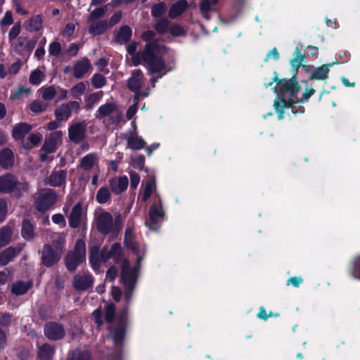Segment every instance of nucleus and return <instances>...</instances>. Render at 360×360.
<instances>
[{
  "mask_svg": "<svg viewBox=\"0 0 360 360\" xmlns=\"http://www.w3.org/2000/svg\"><path fill=\"white\" fill-rule=\"evenodd\" d=\"M137 43L131 42L127 47L134 65L143 64L150 75L159 74L158 79L169 71L162 56L167 51V46L158 41L148 42L142 51L136 52Z\"/></svg>",
  "mask_w": 360,
  "mask_h": 360,
  "instance_id": "nucleus-1",
  "label": "nucleus"
},
{
  "mask_svg": "<svg viewBox=\"0 0 360 360\" xmlns=\"http://www.w3.org/2000/svg\"><path fill=\"white\" fill-rule=\"evenodd\" d=\"M276 91L278 92V97L274 101V107L278 113V119L283 118V109L291 107L292 104L297 103L300 100L297 97V94L300 91L297 82L295 79H283L277 83ZM315 90L313 89H306L302 94L300 102L308 101L309 98L314 95Z\"/></svg>",
  "mask_w": 360,
  "mask_h": 360,
  "instance_id": "nucleus-2",
  "label": "nucleus"
},
{
  "mask_svg": "<svg viewBox=\"0 0 360 360\" xmlns=\"http://www.w3.org/2000/svg\"><path fill=\"white\" fill-rule=\"evenodd\" d=\"M29 190V184L27 181L20 182L11 174H6L0 176V192L3 193H14L17 197L22 195Z\"/></svg>",
  "mask_w": 360,
  "mask_h": 360,
  "instance_id": "nucleus-3",
  "label": "nucleus"
},
{
  "mask_svg": "<svg viewBox=\"0 0 360 360\" xmlns=\"http://www.w3.org/2000/svg\"><path fill=\"white\" fill-rule=\"evenodd\" d=\"M144 82V75L141 70H134L128 79L127 85L129 89L134 92V101L139 100L140 97H147L149 95V89L146 88L143 91L141 89Z\"/></svg>",
  "mask_w": 360,
  "mask_h": 360,
  "instance_id": "nucleus-4",
  "label": "nucleus"
},
{
  "mask_svg": "<svg viewBox=\"0 0 360 360\" xmlns=\"http://www.w3.org/2000/svg\"><path fill=\"white\" fill-rule=\"evenodd\" d=\"M57 202V194L51 188L42 189L36 201V208L38 211L44 212L49 210Z\"/></svg>",
  "mask_w": 360,
  "mask_h": 360,
  "instance_id": "nucleus-5",
  "label": "nucleus"
},
{
  "mask_svg": "<svg viewBox=\"0 0 360 360\" xmlns=\"http://www.w3.org/2000/svg\"><path fill=\"white\" fill-rule=\"evenodd\" d=\"M164 212L160 200L157 203L153 204L149 210L148 219L146 221V225L149 229L156 231L159 228L160 224L162 221Z\"/></svg>",
  "mask_w": 360,
  "mask_h": 360,
  "instance_id": "nucleus-6",
  "label": "nucleus"
},
{
  "mask_svg": "<svg viewBox=\"0 0 360 360\" xmlns=\"http://www.w3.org/2000/svg\"><path fill=\"white\" fill-rule=\"evenodd\" d=\"M94 223L97 230L103 234H108L113 229V218L112 214L108 212H98L95 217Z\"/></svg>",
  "mask_w": 360,
  "mask_h": 360,
  "instance_id": "nucleus-7",
  "label": "nucleus"
},
{
  "mask_svg": "<svg viewBox=\"0 0 360 360\" xmlns=\"http://www.w3.org/2000/svg\"><path fill=\"white\" fill-rule=\"evenodd\" d=\"M86 136V124L84 121L72 122L68 127V137L75 143H82Z\"/></svg>",
  "mask_w": 360,
  "mask_h": 360,
  "instance_id": "nucleus-8",
  "label": "nucleus"
},
{
  "mask_svg": "<svg viewBox=\"0 0 360 360\" xmlns=\"http://www.w3.org/2000/svg\"><path fill=\"white\" fill-rule=\"evenodd\" d=\"M121 112L115 103H107L98 108L96 117L98 119L110 117L112 120V123H118L121 120Z\"/></svg>",
  "mask_w": 360,
  "mask_h": 360,
  "instance_id": "nucleus-9",
  "label": "nucleus"
},
{
  "mask_svg": "<svg viewBox=\"0 0 360 360\" xmlns=\"http://www.w3.org/2000/svg\"><path fill=\"white\" fill-rule=\"evenodd\" d=\"M124 245L137 255L136 262L139 264L143 259L142 255H143L145 250L143 248L142 250L139 248V245L134 240V230L131 227H127L125 231Z\"/></svg>",
  "mask_w": 360,
  "mask_h": 360,
  "instance_id": "nucleus-10",
  "label": "nucleus"
},
{
  "mask_svg": "<svg viewBox=\"0 0 360 360\" xmlns=\"http://www.w3.org/2000/svg\"><path fill=\"white\" fill-rule=\"evenodd\" d=\"M45 336L51 340H58L64 338L65 330L63 325L56 322H49L44 326Z\"/></svg>",
  "mask_w": 360,
  "mask_h": 360,
  "instance_id": "nucleus-11",
  "label": "nucleus"
},
{
  "mask_svg": "<svg viewBox=\"0 0 360 360\" xmlns=\"http://www.w3.org/2000/svg\"><path fill=\"white\" fill-rule=\"evenodd\" d=\"M80 104L78 101H70L60 105L55 112L58 120L66 121L70 117L72 112H77Z\"/></svg>",
  "mask_w": 360,
  "mask_h": 360,
  "instance_id": "nucleus-12",
  "label": "nucleus"
},
{
  "mask_svg": "<svg viewBox=\"0 0 360 360\" xmlns=\"http://www.w3.org/2000/svg\"><path fill=\"white\" fill-rule=\"evenodd\" d=\"M62 136L63 132L61 131L51 133L45 139L41 150L47 153L55 152L58 146L62 143Z\"/></svg>",
  "mask_w": 360,
  "mask_h": 360,
  "instance_id": "nucleus-13",
  "label": "nucleus"
},
{
  "mask_svg": "<svg viewBox=\"0 0 360 360\" xmlns=\"http://www.w3.org/2000/svg\"><path fill=\"white\" fill-rule=\"evenodd\" d=\"M122 279L126 287L129 289L134 288L136 279V272L135 269L129 267V262L127 260H124L122 264Z\"/></svg>",
  "mask_w": 360,
  "mask_h": 360,
  "instance_id": "nucleus-14",
  "label": "nucleus"
},
{
  "mask_svg": "<svg viewBox=\"0 0 360 360\" xmlns=\"http://www.w3.org/2000/svg\"><path fill=\"white\" fill-rule=\"evenodd\" d=\"M124 325L122 320L113 323L109 328L110 337L113 340L115 345L120 346L124 337Z\"/></svg>",
  "mask_w": 360,
  "mask_h": 360,
  "instance_id": "nucleus-15",
  "label": "nucleus"
},
{
  "mask_svg": "<svg viewBox=\"0 0 360 360\" xmlns=\"http://www.w3.org/2000/svg\"><path fill=\"white\" fill-rule=\"evenodd\" d=\"M60 255L61 252L53 251L49 245H44L41 256L42 263L48 267L51 266L59 260Z\"/></svg>",
  "mask_w": 360,
  "mask_h": 360,
  "instance_id": "nucleus-16",
  "label": "nucleus"
},
{
  "mask_svg": "<svg viewBox=\"0 0 360 360\" xmlns=\"http://www.w3.org/2000/svg\"><path fill=\"white\" fill-rule=\"evenodd\" d=\"M67 171L63 169L53 171L47 177V184L52 187H60L66 184Z\"/></svg>",
  "mask_w": 360,
  "mask_h": 360,
  "instance_id": "nucleus-17",
  "label": "nucleus"
},
{
  "mask_svg": "<svg viewBox=\"0 0 360 360\" xmlns=\"http://www.w3.org/2000/svg\"><path fill=\"white\" fill-rule=\"evenodd\" d=\"M99 157L96 153H90L79 160L78 167L84 171H89L98 164Z\"/></svg>",
  "mask_w": 360,
  "mask_h": 360,
  "instance_id": "nucleus-18",
  "label": "nucleus"
},
{
  "mask_svg": "<svg viewBox=\"0 0 360 360\" xmlns=\"http://www.w3.org/2000/svg\"><path fill=\"white\" fill-rule=\"evenodd\" d=\"M93 284V278L91 275L83 274L76 275L74 277L73 285L77 290H85L91 287Z\"/></svg>",
  "mask_w": 360,
  "mask_h": 360,
  "instance_id": "nucleus-19",
  "label": "nucleus"
},
{
  "mask_svg": "<svg viewBox=\"0 0 360 360\" xmlns=\"http://www.w3.org/2000/svg\"><path fill=\"white\" fill-rule=\"evenodd\" d=\"M109 184L113 193L120 194L127 189L129 180L126 176L115 177L110 180Z\"/></svg>",
  "mask_w": 360,
  "mask_h": 360,
  "instance_id": "nucleus-20",
  "label": "nucleus"
},
{
  "mask_svg": "<svg viewBox=\"0 0 360 360\" xmlns=\"http://www.w3.org/2000/svg\"><path fill=\"white\" fill-rule=\"evenodd\" d=\"M121 254V247L118 243H114L110 248H103L101 252V259L103 262H105L110 258L117 259Z\"/></svg>",
  "mask_w": 360,
  "mask_h": 360,
  "instance_id": "nucleus-21",
  "label": "nucleus"
},
{
  "mask_svg": "<svg viewBox=\"0 0 360 360\" xmlns=\"http://www.w3.org/2000/svg\"><path fill=\"white\" fill-rule=\"evenodd\" d=\"M91 64L87 58H82L75 62L73 67V75L76 78L82 77L90 69Z\"/></svg>",
  "mask_w": 360,
  "mask_h": 360,
  "instance_id": "nucleus-22",
  "label": "nucleus"
},
{
  "mask_svg": "<svg viewBox=\"0 0 360 360\" xmlns=\"http://www.w3.org/2000/svg\"><path fill=\"white\" fill-rule=\"evenodd\" d=\"M82 208L80 203L76 204L69 215V225L72 228H77L80 223L82 218Z\"/></svg>",
  "mask_w": 360,
  "mask_h": 360,
  "instance_id": "nucleus-23",
  "label": "nucleus"
},
{
  "mask_svg": "<svg viewBox=\"0 0 360 360\" xmlns=\"http://www.w3.org/2000/svg\"><path fill=\"white\" fill-rule=\"evenodd\" d=\"M14 155L11 150L4 148L0 152V165L2 167L9 168L13 165Z\"/></svg>",
  "mask_w": 360,
  "mask_h": 360,
  "instance_id": "nucleus-24",
  "label": "nucleus"
},
{
  "mask_svg": "<svg viewBox=\"0 0 360 360\" xmlns=\"http://www.w3.org/2000/svg\"><path fill=\"white\" fill-rule=\"evenodd\" d=\"M188 7V2L186 0H180L176 3L172 5L169 16L170 18H175L180 15Z\"/></svg>",
  "mask_w": 360,
  "mask_h": 360,
  "instance_id": "nucleus-25",
  "label": "nucleus"
},
{
  "mask_svg": "<svg viewBox=\"0 0 360 360\" xmlns=\"http://www.w3.org/2000/svg\"><path fill=\"white\" fill-rule=\"evenodd\" d=\"M43 18L41 15H35L25 22L26 30L30 32L39 31L42 28Z\"/></svg>",
  "mask_w": 360,
  "mask_h": 360,
  "instance_id": "nucleus-26",
  "label": "nucleus"
},
{
  "mask_svg": "<svg viewBox=\"0 0 360 360\" xmlns=\"http://www.w3.org/2000/svg\"><path fill=\"white\" fill-rule=\"evenodd\" d=\"M31 126L27 123H20L15 125L12 131L15 139H21L31 130Z\"/></svg>",
  "mask_w": 360,
  "mask_h": 360,
  "instance_id": "nucleus-27",
  "label": "nucleus"
},
{
  "mask_svg": "<svg viewBox=\"0 0 360 360\" xmlns=\"http://www.w3.org/2000/svg\"><path fill=\"white\" fill-rule=\"evenodd\" d=\"M20 248L9 247L2 252L0 255V264L6 265L8 264L18 253L20 252Z\"/></svg>",
  "mask_w": 360,
  "mask_h": 360,
  "instance_id": "nucleus-28",
  "label": "nucleus"
},
{
  "mask_svg": "<svg viewBox=\"0 0 360 360\" xmlns=\"http://www.w3.org/2000/svg\"><path fill=\"white\" fill-rule=\"evenodd\" d=\"M103 96V92L99 91L93 93L85 96L84 103L85 108L91 110L96 105H97Z\"/></svg>",
  "mask_w": 360,
  "mask_h": 360,
  "instance_id": "nucleus-29",
  "label": "nucleus"
},
{
  "mask_svg": "<svg viewBox=\"0 0 360 360\" xmlns=\"http://www.w3.org/2000/svg\"><path fill=\"white\" fill-rule=\"evenodd\" d=\"M108 28V23L106 20H100L93 22L89 28V32L93 35H99L103 33Z\"/></svg>",
  "mask_w": 360,
  "mask_h": 360,
  "instance_id": "nucleus-30",
  "label": "nucleus"
},
{
  "mask_svg": "<svg viewBox=\"0 0 360 360\" xmlns=\"http://www.w3.org/2000/svg\"><path fill=\"white\" fill-rule=\"evenodd\" d=\"M32 93V89L29 87L20 86L13 89L10 96L11 100H20L24 97H27Z\"/></svg>",
  "mask_w": 360,
  "mask_h": 360,
  "instance_id": "nucleus-31",
  "label": "nucleus"
},
{
  "mask_svg": "<svg viewBox=\"0 0 360 360\" xmlns=\"http://www.w3.org/2000/svg\"><path fill=\"white\" fill-rule=\"evenodd\" d=\"M54 352V348L51 345L44 344L39 348L38 356L40 360H51Z\"/></svg>",
  "mask_w": 360,
  "mask_h": 360,
  "instance_id": "nucleus-32",
  "label": "nucleus"
},
{
  "mask_svg": "<svg viewBox=\"0 0 360 360\" xmlns=\"http://www.w3.org/2000/svg\"><path fill=\"white\" fill-rule=\"evenodd\" d=\"M44 102L52 100L56 95V89L53 86H43L38 91Z\"/></svg>",
  "mask_w": 360,
  "mask_h": 360,
  "instance_id": "nucleus-33",
  "label": "nucleus"
},
{
  "mask_svg": "<svg viewBox=\"0 0 360 360\" xmlns=\"http://www.w3.org/2000/svg\"><path fill=\"white\" fill-rule=\"evenodd\" d=\"M89 259L94 269H98L100 267L101 263L103 262L101 259V252L98 247L94 246L91 248Z\"/></svg>",
  "mask_w": 360,
  "mask_h": 360,
  "instance_id": "nucleus-34",
  "label": "nucleus"
},
{
  "mask_svg": "<svg viewBox=\"0 0 360 360\" xmlns=\"http://www.w3.org/2000/svg\"><path fill=\"white\" fill-rule=\"evenodd\" d=\"M127 146L132 150H141L146 146V142L141 136H131L127 139Z\"/></svg>",
  "mask_w": 360,
  "mask_h": 360,
  "instance_id": "nucleus-35",
  "label": "nucleus"
},
{
  "mask_svg": "<svg viewBox=\"0 0 360 360\" xmlns=\"http://www.w3.org/2000/svg\"><path fill=\"white\" fill-rule=\"evenodd\" d=\"M83 259H79L78 255L73 252H69L65 258L66 267L70 271H74L79 263L83 262Z\"/></svg>",
  "mask_w": 360,
  "mask_h": 360,
  "instance_id": "nucleus-36",
  "label": "nucleus"
},
{
  "mask_svg": "<svg viewBox=\"0 0 360 360\" xmlns=\"http://www.w3.org/2000/svg\"><path fill=\"white\" fill-rule=\"evenodd\" d=\"M131 30L129 26H123L117 32L116 39L120 43H126L131 39Z\"/></svg>",
  "mask_w": 360,
  "mask_h": 360,
  "instance_id": "nucleus-37",
  "label": "nucleus"
},
{
  "mask_svg": "<svg viewBox=\"0 0 360 360\" xmlns=\"http://www.w3.org/2000/svg\"><path fill=\"white\" fill-rule=\"evenodd\" d=\"M47 108L48 104L44 101L34 100L29 103V108L32 112L36 114L46 111Z\"/></svg>",
  "mask_w": 360,
  "mask_h": 360,
  "instance_id": "nucleus-38",
  "label": "nucleus"
},
{
  "mask_svg": "<svg viewBox=\"0 0 360 360\" xmlns=\"http://www.w3.org/2000/svg\"><path fill=\"white\" fill-rule=\"evenodd\" d=\"M328 65H323L317 68L309 77V79H325L328 77Z\"/></svg>",
  "mask_w": 360,
  "mask_h": 360,
  "instance_id": "nucleus-39",
  "label": "nucleus"
},
{
  "mask_svg": "<svg viewBox=\"0 0 360 360\" xmlns=\"http://www.w3.org/2000/svg\"><path fill=\"white\" fill-rule=\"evenodd\" d=\"M31 285H32L30 282L24 283L18 281L12 285L11 291L16 295H23L27 292Z\"/></svg>",
  "mask_w": 360,
  "mask_h": 360,
  "instance_id": "nucleus-40",
  "label": "nucleus"
},
{
  "mask_svg": "<svg viewBox=\"0 0 360 360\" xmlns=\"http://www.w3.org/2000/svg\"><path fill=\"white\" fill-rule=\"evenodd\" d=\"M12 230L10 226H5L0 230V248L6 245L11 241Z\"/></svg>",
  "mask_w": 360,
  "mask_h": 360,
  "instance_id": "nucleus-41",
  "label": "nucleus"
},
{
  "mask_svg": "<svg viewBox=\"0 0 360 360\" xmlns=\"http://www.w3.org/2000/svg\"><path fill=\"white\" fill-rule=\"evenodd\" d=\"M21 235L26 240H30L34 236V227L28 220L25 219L22 221Z\"/></svg>",
  "mask_w": 360,
  "mask_h": 360,
  "instance_id": "nucleus-42",
  "label": "nucleus"
},
{
  "mask_svg": "<svg viewBox=\"0 0 360 360\" xmlns=\"http://www.w3.org/2000/svg\"><path fill=\"white\" fill-rule=\"evenodd\" d=\"M41 139V136L39 134H32L27 139L22 141V147L25 149H31L34 146L37 145Z\"/></svg>",
  "mask_w": 360,
  "mask_h": 360,
  "instance_id": "nucleus-43",
  "label": "nucleus"
},
{
  "mask_svg": "<svg viewBox=\"0 0 360 360\" xmlns=\"http://www.w3.org/2000/svg\"><path fill=\"white\" fill-rule=\"evenodd\" d=\"M45 74L39 69L33 70L29 77V82L32 85H39L44 79Z\"/></svg>",
  "mask_w": 360,
  "mask_h": 360,
  "instance_id": "nucleus-44",
  "label": "nucleus"
},
{
  "mask_svg": "<svg viewBox=\"0 0 360 360\" xmlns=\"http://www.w3.org/2000/svg\"><path fill=\"white\" fill-rule=\"evenodd\" d=\"M218 0H202L200 4V8L203 16L206 19H210L208 12L212 10V7L217 3Z\"/></svg>",
  "mask_w": 360,
  "mask_h": 360,
  "instance_id": "nucleus-45",
  "label": "nucleus"
},
{
  "mask_svg": "<svg viewBox=\"0 0 360 360\" xmlns=\"http://www.w3.org/2000/svg\"><path fill=\"white\" fill-rule=\"evenodd\" d=\"M87 86L88 83L84 82L75 84L70 90L72 96L74 98L80 97L86 91Z\"/></svg>",
  "mask_w": 360,
  "mask_h": 360,
  "instance_id": "nucleus-46",
  "label": "nucleus"
},
{
  "mask_svg": "<svg viewBox=\"0 0 360 360\" xmlns=\"http://www.w3.org/2000/svg\"><path fill=\"white\" fill-rule=\"evenodd\" d=\"M96 200L100 204H105L110 199V193L108 188L101 187L97 192Z\"/></svg>",
  "mask_w": 360,
  "mask_h": 360,
  "instance_id": "nucleus-47",
  "label": "nucleus"
},
{
  "mask_svg": "<svg viewBox=\"0 0 360 360\" xmlns=\"http://www.w3.org/2000/svg\"><path fill=\"white\" fill-rule=\"evenodd\" d=\"M78 255L79 259L85 260L86 258V244L83 240H78L75 246V250L72 252Z\"/></svg>",
  "mask_w": 360,
  "mask_h": 360,
  "instance_id": "nucleus-48",
  "label": "nucleus"
},
{
  "mask_svg": "<svg viewBox=\"0 0 360 360\" xmlns=\"http://www.w3.org/2000/svg\"><path fill=\"white\" fill-rule=\"evenodd\" d=\"M91 354L88 351L75 349L68 360H90Z\"/></svg>",
  "mask_w": 360,
  "mask_h": 360,
  "instance_id": "nucleus-49",
  "label": "nucleus"
},
{
  "mask_svg": "<svg viewBox=\"0 0 360 360\" xmlns=\"http://www.w3.org/2000/svg\"><path fill=\"white\" fill-rule=\"evenodd\" d=\"M154 28L159 34L165 33L169 29V20L165 18L159 20L154 25Z\"/></svg>",
  "mask_w": 360,
  "mask_h": 360,
  "instance_id": "nucleus-50",
  "label": "nucleus"
},
{
  "mask_svg": "<svg viewBox=\"0 0 360 360\" xmlns=\"http://www.w3.org/2000/svg\"><path fill=\"white\" fill-rule=\"evenodd\" d=\"M166 11V6L163 2L155 4L152 7L151 14L153 17L158 18L162 15Z\"/></svg>",
  "mask_w": 360,
  "mask_h": 360,
  "instance_id": "nucleus-51",
  "label": "nucleus"
},
{
  "mask_svg": "<svg viewBox=\"0 0 360 360\" xmlns=\"http://www.w3.org/2000/svg\"><path fill=\"white\" fill-rule=\"evenodd\" d=\"M155 188V181L151 179L148 181L145 186L143 195H142V200L146 201L150 196L151 195L153 191Z\"/></svg>",
  "mask_w": 360,
  "mask_h": 360,
  "instance_id": "nucleus-52",
  "label": "nucleus"
},
{
  "mask_svg": "<svg viewBox=\"0 0 360 360\" xmlns=\"http://www.w3.org/2000/svg\"><path fill=\"white\" fill-rule=\"evenodd\" d=\"M65 243V236L63 234H56L53 238V245L56 250L62 253L63 246Z\"/></svg>",
  "mask_w": 360,
  "mask_h": 360,
  "instance_id": "nucleus-53",
  "label": "nucleus"
},
{
  "mask_svg": "<svg viewBox=\"0 0 360 360\" xmlns=\"http://www.w3.org/2000/svg\"><path fill=\"white\" fill-rule=\"evenodd\" d=\"M294 54L295 57L290 60V64L294 68H299L304 60V55L302 54L298 48L295 49Z\"/></svg>",
  "mask_w": 360,
  "mask_h": 360,
  "instance_id": "nucleus-54",
  "label": "nucleus"
},
{
  "mask_svg": "<svg viewBox=\"0 0 360 360\" xmlns=\"http://www.w3.org/2000/svg\"><path fill=\"white\" fill-rule=\"evenodd\" d=\"M115 313V306L113 304H108L105 307V318L108 323H112L114 320Z\"/></svg>",
  "mask_w": 360,
  "mask_h": 360,
  "instance_id": "nucleus-55",
  "label": "nucleus"
},
{
  "mask_svg": "<svg viewBox=\"0 0 360 360\" xmlns=\"http://www.w3.org/2000/svg\"><path fill=\"white\" fill-rule=\"evenodd\" d=\"M107 8L106 6L99 7L94 9L90 14L89 20L91 21L95 20L101 17H102L106 12Z\"/></svg>",
  "mask_w": 360,
  "mask_h": 360,
  "instance_id": "nucleus-56",
  "label": "nucleus"
},
{
  "mask_svg": "<svg viewBox=\"0 0 360 360\" xmlns=\"http://www.w3.org/2000/svg\"><path fill=\"white\" fill-rule=\"evenodd\" d=\"M169 32L174 37L184 36L186 34L184 29L178 24L171 26L169 27Z\"/></svg>",
  "mask_w": 360,
  "mask_h": 360,
  "instance_id": "nucleus-57",
  "label": "nucleus"
},
{
  "mask_svg": "<svg viewBox=\"0 0 360 360\" xmlns=\"http://www.w3.org/2000/svg\"><path fill=\"white\" fill-rule=\"evenodd\" d=\"M61 51V45L58 41H53L50 44L49 47V53L51 56H58Z\"/></svg>",
  "mask_w": 360,
  "mask_h": 360,
  "instance_id": "nucleus-58",
  "label": "nucleus"
},
{
  "mask_svg": "<svg viewBox=\"0 0 360 360\" xmlns=\"http://www.w3.org/2000/svg\"><path fill=\"white\" fill-rule=\"evenodd\" d=\"M92 84L96 88H101L105 84V79L102 75L95 74L92 78Z\"/></svg>",
  "mask_w": 360,
  "mask_h": 360,
  "instance_id": "nucleus-59",
  "label": "nucleus"
},
{
  "mask_svg": "<svg viewBox=\"0 0 360 360\" xmlns=\"http://www.w3.org/2000/svg\"><path fill=\"white\" fill-rule=\"evenodd\" d=\"M353 277L358 278L360 274V256L356 257L353 261V270L352 271Z\"/></svg>",
  "mask_w": 360,
  "mask_h": 360,
  "instance_id": "nucleus-60",
  "label": "nucleus"
},
{
  "mask_svg": "<svg viewBox=\"0 0 360 360\" xmlns=\"http://www.w3.org/2000/svg\"><path fill=\"white\" fill-rule=\"evenodd\" d=\"M21 30V26L20 24H15L9 31L8 33V39L9 41H12L15 39L20 34Z\"/></svg>",
  "mask_w": 360,
  "mask_h": 360,
  "instance_id": "nucleus-61",
  "label": "nucleus"
},
{
  "mask_svg": "<svg viewBox=\"0 0 360 360\" xmlns=\"http://www.w3.org/2000/svg\"><path fill=\"white\" fill-rule=\"evenodd\" d=\"M75 30V25L74 23H68L65 27L62 32V34L66 37H70Z\"/></svg>",
  "mask_w": 360,
  "mask_h": 360,
  "instance_id": "nucleus-62",
  "label": "nucleus"
},
{
  "mask_svg": "<svg viewBox=\"0 0 360 360\" xmlns=\"http://www.w3.org/2000/svg\"><path fill=\"white\" fill-rule=\"evenodd\" d=\"M13 23V15L11 11H6L4 16L1 20L2 25H11Z\"/></svg>",
  "mask_w": 360,
  "mask_h": 360,
  "instance_id": "nucleus-63",
  "label": "nucleus"
},
{
  "mask_svg": "<svg viewBox=\"0 0 360 360\" xmlns=\"http://www.w3.org/2000/svg\"><path fill=\"white\" fill-rule=\"evenodd\" d=\"M140 181V176L136 172H131L130 174V186L133 188H136Z\"/></svg>",
  "mask_w": 360,
  "mask_h": 360,
  "instance_id": "nucleus-64",
  "label": "nucleus"
}]
</instances>
